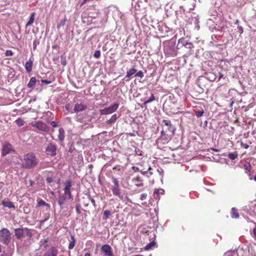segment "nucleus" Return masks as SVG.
Instances as JSON below:
<instances>
[{
	"instance_id": "nucleus-1",
	"label": "nucleus",
	"mask_w": 256,
	"mask_h": 256,
	"mask_svg": "<svg viewBox=\"0 0 256 256\" xmlns=\"http://www.w3.org/2000/svg\"><path fill=\"white\" fill-rule=\"evenodd\" d=\"M38 160L34 152H29L24 156L22 166L23 168L31 169L38 166Z\"/></svg>"
},
{
	"instance_id": "nucleus-2",
	"label": "nucleus",
	"mask_w": 256,
	"mask_h": 256,
	"mask_svg": "<svg viewBox=\"0 0 256 256\" xmlns=\"http://www.w3.org/2000/svg\"><path fill=\"white\" fill-rule=\"evenodd\" d=\"M11 234L6 228L0 230V242L8 245L11 240Z\"/></svg>"
},
{
	"instance_id": "nucleus-3",
	"label": "nucleus",
	"mask_w": 256,
	"mask_h": 256,
	"mask_svg": "<svg viewBox=\"0 0 256 256\" xmlns=\"http://www.w3.org/2000/svg\"><path fill=\"white\" fill-rule=\"evenodd\" d=\"M119 104L118 102H114L113 104L110 106L104 109L100 110V115H108L115 112L118 108Z\"/></svg>"
},
{
	"instance_id": "nucleus-4",
	"label": "nucleus",
	"mask_w": 256,
	"mask_h": 256,
	"mask_svg": "<svg viewBox=\"0 0 256 256\" xmlns=\"http://www.w3.org/2000/svg\"><path fill=\"white\" fill-rule=\"evenodd\" d=\"M112 180L113 183V185H112L110 188L114 196L120 197V188L118 181L115 178H112Z\"/></svg>"
},
{
	"instance_id": "nucleus-5",
	"label": "nucleus",
	"mask_w": 256,
	"mask_h": 256,
	"mask_svg": "<svg viewBox=\"0 0 256 256\" xmlns=\"http://www.w3.org/2000/svg\"><path fill=\"white\" fill-rule=\"evenodd\" d=\"M163 106L164 108L172 114H176L178 112L177 108H176L175 104L172 101H166Z\"/></svg>"
},
{
	"instance_id": "nucleus-6",
	"label": "nucleus",
	"mask_w": 256,
	"mask_h": 256,
	"mask_svg": "<svg viewBox=\"0 0 256 256\" xmlns=\"http://www.w3.org/2000/svg\"><path fill=\"white\" fill-rule=\"evenodd\" d=\"M32 126L33 127L36 128L44 132H48L50 130L48 126H47L46 124L40 120L36 122L34 124H32Z\"/></svg>"
},
{
	"instance_id": "nucleus-7",
	"label": "nucleus",
	"mask_w": 256,
	"mask_h": 256,
	"mask_svg": "<svg viewBox=\"0 0 256 256\" xmlns=\"http://www.w3.org/2000/svg\"><path fill=\"white\" fill-rule=\"evenodd\" d=\"M46 152L47 155L54 156L56 154V146L54 144H49L46 148Z\"/></svg>"
},
{
	"instance_id": "nucleus-8",
	"label": "nucleus",
	"mask_w": 256,
	"mask_h": 256,
	"mask_svg": "<svg viewBox=\"0 0 256 256\" xmlns=\"http://www.w3.org/2000/svg\"><path fill=\"white\" fill-rule=\"evenodd\" d=\"M13 150L12 145L8 142H5L2 146V155L5 156Z\"/></svg>"
},
{
	"instance_id": "nucleus-9",
	"label": "nucleus",
	"mask_w": 256,
	"mask_h": 256,
	"mask_svg": "<svg viewBox=\"0 0 256 256\" xmlns=\"http://www.w3.org/2000/svg\"><path fill=\"white\" fill-rule=\"evenodd\" d=\"M72 199L71 194H67L65 192L62 194H60L58 199V202L60 208H62V205L64 202L68 200Z\"/></svg>"
},
{
	"instance_id": "nucleus-10",
	"label": "nucleus",
	"mask_w": 256,
	"mask_h": 256,
	"mask_svg": "<svg viewBox=\"0 0 256 256\" xmlns=\"http://www.w3.org/2000/svg\"><path fill=\"white\" fill-rule=\"evenodd\" d=\"M146 94V96L144 98V102L143 103V104L145 106L149 103L152 102L156 100L154 94L152 92L149 90L148 92H147Z\"/></svg>"
},
{
	"instance_id": "nucleus-11",
	"label": "nucleus",
	"mask_w": 256,
	"mask_h": 256,
	"mask_svg": "<svg viewBox=\"0 0 256 256\" xmlns=\"http://www.w3.org/2000/svg\"><path fill=\"white\" fill-rule=\"evenodd\" d=\"M101 250L104 254L105 256H114L111 247L108 244H104L102 246Z\"/></svg>"
},
{
	"instance_id": "nucleus-12",
	"label": "nucleus",
	"mask_w": 256,
	"mask_h": 256,
	"mask_svg": "<svg viewBox=\"0 0 256 256\" xmlns=\"http://www.w3.org/2000/svg\"><path fill=\"white\" fill-rule=\"evenodd\" d=\"M164 51L170 56H176L177 54L176 51L174 50L173 46H168L164 49Z\"/></svg>"
},
{
	"instance_id": "nucleus-13",
	"label": "nucleus",
	"mask_w": 256,
	"mask_h": 256,
	"mask_svg": "<svg viewBox=\"0 0 256 256\" xmlns=\"http://www.w3.org/2000/svg\"><path fill=\"white\" fill-rule=\"evenodd\" d=\"M87 108V106L85 104H76L74 105V111L75 112H78L80 111H82L84 110H86Z\"/></svg>"
},
{
	"instance_id": "nucleus-14",
	"label": "nucleus",
	"mask_w": 256,
	"mask_h": 256,
	"mask_svg": "<svg viewBox=\"0 0 256 256\" xmlns=\"http://www.w3.org/2000/svg\"><path fill=\"white\" fill-rule=\"evenodd\" d=\"M58 252V250L56 248L52 247L44 254V256H56Z\"/></svg>"
},
{
	"instance_id": "nucleus-15",
	"label": "nucleus",
	"mask_w": 256,
	"mask_h": 256,
	"mask_svg": "<svg viewBox=\"0 0 256 256\" xmlns=\"http://www.w3.org/2000/svg\"><path fill=\"white\" fill-rule=\"evenodd\" d=\"M188 42V41L186 40L185 38H180L178 41V44L176 47V50H179L181 48L186 46Z\"/></svg>"
},
{
	"instance_id": "nucleus-16",
	"label": "nucleus",
	"mask_w": 256,
	"mask_h": 256,
	"mask_svg": "<svg viewBox=\"0 0 256 256\" xmlns=\"http://www.w3.org/2000/svg\"><path fill=\"white\" fill-rule=\"evenodd\" d=\"M64 192L68 194H71L70 192V188L72 186V182L70 180L66 181L64 184Z\"/></svg>"
},
{
	"instance_id": "nucleus-17",
	"label": "nucleus",
	"mask_w": 256,
	"mask_h": 256,
	"mask_svg": "<svg viewBox=\"0 0 256 256\" xmlns=\"http://www.w3.org/2000/svg\"><path fill=\"white\" fill-rule=\"evenodd\" d=\"M24 230L22 228H16L14 229L15 236L17 238H20L24 236Z\"/></svg>"
},
{
	"instance_id": "nucleus-18",
	"label": "nucleus",
	"mask_w": 256,
	"mask_h": 256,
	"mask_svg": "<svg viewBox=\"0 0 256 256\" xmlns=\"http://www.w3.org/2000/svg\"><path fill=\"white\" fill-rule=\"evenodd\" d=\"M185 48L188 49V52H187L188 56L192 54H193V50L192 49L194 48V46L192 44V43L190 42H188L186 46H184Z\"/></svg>"
},
{
	"instance_id": "nucleus-19",
	"label": "nucleus",
	"mask_w": 256,
	"mask_h": 256,
	"mask_svg": "<svg viewBox=\"0 0 256 256\" xmlns=\"http://www.w3.org/2000/svg\"><path fill=\"white\" fill-rule=\"evenodd\" d=\"M162 123L164 124V126H168V130L172 132H174V128L172 126V124L170 120H163Z\"/></svg>"
},
{
	"instance_id": "nucleus-20",
	"label": "nucleus",
	"mask_w": 256,
	"mask_h": 256,
	"mask_svg": "<svg viewBox=\"0 0 256 256\" xmlns=\"http://www.w3.org/2000/svg\"><path fill=\"white\" fill-rule=\"evenodd\" d=\"M33 60L30 59L28 62H26L25 68L26 71L28 72H30L32 70Z\"/></svg>"
},
{
	"instance_id": "nucleus-21",
	"label": "nucleus",
	"mask_w": 256,
	"mask_h": 256,
	"mask_svg": "<svg viewBox=\"0 0 256 256\" xmlns=\"http://www.w3.org/2000/svg\"><path fill=\"white\" fill-rule=\"evenodd\" d=\"M118 116L116 114H113L109 120L106 121V123L108 124H110L114 123L117 119L118 118Z\"/></svg>"
},
{
	"instance_id": "nucleus-22",
	"label": "nucleus",
	"mask_w": 256,
	"mask_h": 256,
	"mask_svg": "<svg viewBox=\"0 0 256 256\" xmlns=\"http://www.w3.org/2000/svg\"><path fill=\"white\" fill-rule=\"evenodd\" d=\"M76 244V240L74 236H71L70 239L69 240L68 249H72Z\"/></svg>"
},
{
	"instance_id": "nucleus-23",
	"label": "nucleus",
	"mask_w": 256,
	"mask_h": 256,
	"mask_svg": "<svg viewBox=\"0 0 256 256\" xmlns=\"http://www.w3.org/2000/svg\"><path fill=\"white\" fill-rule=\"evenodd\" d=\"M35 12H33L30 14V16L27 24L26 25V28H27L28 26H31L34 21Z\"/></svg>"
},
{
	"instance_id": "nucleus-24",
	"label": "nucleus",
	"mask_w": 256,
	"mask_h": 256,
	"mask_svg": "<svg viewBox=\"0 0 256 256\" xmlns=\"http://www.w3.org/2000/svg\"><path fill=\"white\" fill-rule=\"evenodd\" d=\"M2 204L5 206L8 207L10 208H14V209L16 208L14 204L10 201L7 200V201H2Z\"/></svg>"
},
{
	"instance_id": "nucleus-25",
	"label": "nucleus",
	"mask_w": 256,
	"mask_h": 256,
	"mask_svg": "<svg viewBox=\"0 0 256 256\" xmlns=\"http://www.w3.org/2000/svg\"><path fill=\"white\" fill-rule=\"evenodd\" d=\"M136 72V69L134 68L130 69L126 72V78H134V73Z\"/></svg>"
},
{
	"instance_id": "nucleus-26",
	"label": "nucleus",
	"mask_w": 256,
	"mask_h": 256,
	"mask_svg": "<svg viewBox=\"0 0 256 256\" xmlns=\"http://www.w3.org/2000/svg\"><path fill=\"white\" fill-rule=\"evenodd\" d=\"M231 216L233 218H238L240 216L238 212V210L235 208H232L231 210Z\"/></svg>"
},
{
	"instance_id": "nucleus-27",
	"label": "nucleus",
	"mask_w": 256,
	"mask_h": 256,
	"mask_svg": "<svg viewBox=\"0 0 256 256\" xmlns=\"http://www.w3.org/2000/svg\"><path fill=\"white\" fill-rule=\"evenodd\" d=\"M38 206H45L48 209H49L50 206L49 204L46 202L44 200L40 199L38 200Z\"/></svg>"
},
{
	"instance_id": "nucleus-28",
	"label": "nucleus",
	"mask_w": 256,
	"mask_h": 256,
	"mask_svg": "<svg viewBox=\"0 0 256 256\" xmlns=\"http://www.w3.org/2000/svg\"><path fill=\"white\" fill-rule=\"evenodd\" d=\"M58 138L61 142L63 141L64 138V130L62 128H60L58 130Z\"/></svg>"
},
{
	"instance_id": "nucleus-29",
	"label": "nucleus",
	"mask_w": 256,
	"mask_h": 256,
	"mask_svg": "<svg viewBox=\"0 0 256 256\" xmlns=\"http://www.w3.org/2000/svg\"><path fill=\"white\" fill-rule=\"evenodd\" d=\"M86 114H77L76 118V121L79 122L81 123H83L84 122V118H86Z\"/></svg>"
},
{
	"instance_id": "nucleus-30",
	"label": "nucleus",
	"mask_w": 256,
	"mask_h": 256,
	"mask_svg": "<svg viewBox=\"0 0 256 256\" xmlns=\"http://www.w3.org/2000/svg\"><path fill=\"white\" fill-rule=\"evenodd\" d=\"M238 157L237 152H231L228 154V158L232 160H234Z\"/></svg>"
},
{
	"instance_id": "nucleus-31",
	"label": "nucleus",
	"mask_w": 256,
	"mask_h": 256,
	"mask_svg": "<svg viewBox=\"0 0 256 256\" xmlns=\"http://www.w3.org/2000/svg\"><path fill=\"white\" fill-rule=\"evenodd\" d=\"M112 213L110 210H105L104 212V216H103V220H106L108 218L110 217V216L111 215Z\"/></svg>"
},
{
	"instance_id": "nucleus-32",
	"label": "nucleus",
	"mask_w": 256,
	"mask_h": 256,
	"mask_svg": "<svg viewBox=\"0 0 256 256\" xmlns=\"http://www.w3.org/2000/svg\"><path fill=\"white\" fill-rule=\"evenodd\" d=\"M156 244L154 241L150 242V244L146 246L144 250H146L152 249L153 247L156 246Z\"/></svg>"
},
{
	"instance_id": "nucleus-33",
	"label": "nucleus",
	"mask_w": 256,
	"mask_h": 256,
	"mask_svg": "<svg viewBox=\"0 0 256 256\" xmlns=\"http://www.w3.org/2000/svg\"><path fill=\"white\" fill-rule=\"evenodd\" d=\"M144 72L142 70L138 71L136 70V72L134 73V77H138L140 78H142L144 76Z\"/></svg>"
},
{
	"instance_id": "nucleus-34",
	"label": "nucleus",
	"mask_w": 256,
	"mask_h": 256,
	"mask_svg": "<svg viewBox=\"0 0 256 256\" xmlns=\"http://www.w3.org/2000/svg\"><path fill=\"white\" fill-rule=\"evenodd\" d=\"M66 20H67V19H66V17L65 16L64 18V20H60V23L58 24L57 28L60 29L62 26H64L65 25L66 22Z\"/></svg>"
},
{
	"instance_id": "nucleus-35",
	"label": "nucleus",
	"mask_w": 256,
	"mask_h": 256,
	"mask_svg": "<svg viewBox=\"0 0 256 256\" xmlns=\"http://www.w3.org/2000/svg\"><path fill=\"white\" fill-rule=\"evenodd\" d=\"M60 62L63 66L66 65V57L64 54L60 56Z\"/></svg>"
},
{
	"instance_id": "nucleus-36",
	"label": "nucleus",
	"mask_w": 256,
	"mask_h": 256,
	"mask_svg": "<svg viewBox=\"0 0 256 256\" xmlns=\"http://www.w3.org/2000/svg\"><path fill=\"white\" fill-rule=\"evenodd\" d=\"M16 123L18 126H22L24 125V121L21 118H18L15 121Z\"/></svg>"
},
{
	"instance_id": "nucleus-37",
	"label": "nucleus",
	"mask_w": 256,
	"mask_h": 256,
	"mask_svg": "<svg viewBox=\"0 0 256 256\" xmlns=\"http://www.w3.org/2000/svg\"><path fill=\"white\" fill-rule=\"evenodd\" d=\"M204 114V110L202 109L201 110H196L195 112L196 116L198 118H199L202 116Z\"/></svg>"
},
{
	"instance_id": "nucleus-38",
	"label": "nucleus",
	"mask_w": 256,
	"mask_h": 256,
	"mask_svg": "<svg viewBox=\"0 0 256 256\" xmlns=\"http://www.w3.org/2000/svg\"><path fill=\"white\" fill-rule=\"evenodd\" d=\"M244 168L248 172H250L252 170V166L250 163H248L244 165Z\"/></svg>"
},
{
	"instance_id": "nucleus-39",
	"label": "nucleus",
	"mask_w": 256,
	"mask_h": 256,
	"mask_svg": "<svg viewBox=\"0 0 256 256\" xmlns=\"http://www.w3.org/2000/svg\"><path fill=\"white\" fill-rule=\"evenodd\" d=\"M40 44V41L38 40H34L33 42V49L35 50L38 45Z\"/></svg>"
},
{
	"instance_id": "nucleus-40",
	"label": "nucleus",
	"mask_w": 256,
	"mask_h": 256,
	"mask_svg": "<svg viewBox=\"0 0 256 256\" xmlns=\"http://www.w3.org/2000/svg\"><path fill=\"white\" fill-rule=\"evenodd\" d=\"M94 56L96 58H99L100 56V50H96L94 54Z\"/></svg>"
},
{
	"instance_id": "nucleus-41",
	"label": "nucleus",
	"mask_w": 256,
	"mask_h": 256,
	"mask_svg": "<svg viewBox=\"0 0 256 256\" xmlns=\"http://www.w3.org/2000/svg\"><path fill=\"white\" fill-rule=\"evenodd\" d=\"M36 81H29L28 84V86L30 88H33L36 84Z\"/></svg>"
},
{
	"instance_id": "nucleus-42",
	"label": "nucleus",
	"mask_w": 256,
	"mask_h": 256,
	"mask_svg": "<svg viewBox=\"0 0 256 256\" xmlns=\"http://www.w3.org/2000/svg\"><path fill=\"white\" fill-rule=\"evenodd\" d=\"M87 201L88 202L89 201H90L92 203V205L94 206V207H96V202L94 199L90 198V196L88 197L87 198Z\"/></svg>"
},
{
	"instance_id": "nucleus-43",
	"label": "nucleus",
	"mask_w": 256,
	"mask_h": 256,
	"mask_svg": "<svg viewBox=\"0 0 256 256\" xmlns=\"http://www.w3.org/2000/svg\"><path fill=\"white\" fill-rule=\"evenodd\" d=\"M14 54V52L11 50H6L5 53L6 56H12Z\"/></svg>"
},
{
	"instance_id": "nucleus-44",
	"label": "nucleus",
	"mask_w": 256,
	"mask_h": 256,
	"mask_svg": "<svg viewBox=\"0 0 256 256\" xmlns=\"http://www.w3.org/2000/svg\"><path fill=\"white\" fill-rule=\"evenodd\" d=\"M135 152L136 154L138 156H142V151L138 148H136Z\"/></svg>"
},
{
	"instance_id": "nucleus-45",
	"label": "nucleus",
	"mask_w": 256,
	"mask_h": 256,
	"mask_svg": "<svg viewBox=\"0 0 256 256\" xmlns=\"http://www.w3.org/2000/svg\"><path fill=\"white\" fill-rule=\"evenodd\" d=\"M80 204H77L76 206V212L78 214H80L81 213L80 212Z\"/></svg>"
},
{
	"instance_id": "nucleus-46",
	"label": "nucleus",
	"mask_w": 256,
	"mask_h": 256,
	"mask_svg": "<svg viewBox=\"0 0 256 256\" xmlns=\"http://www.w3.org/2000/svg\"><path fill=\"white\" fill-rule=\"evenodd\" d=\"M238 30V32H240V34H242L244 32V30H243V28L242 26H238V27H237Z\"/></svg>"
},
{
	"instance_id": "nucleus-47",
	"label": "nucleus",
	"mask_w": 256,
	"mask_h": 256,
	"mask_svg": "<svg viewBox=\"0 0 256 256\" xmlns=\"http://www.w3.org/2000/svg\"><path fill=\"white\" fill-rule=\"evenodd\" d=\"M147 196V194H142L140 195V200H144Z\"/></svg>"
},
{
	"instance_id": "nucleus-48",
	"label": "nucleus",
	"mask_w": 256,
	"mask_h": 256,
	"mask_svg": "<svg viewBox=\"0 0 256 256\" xmlns=\"http://www.w3.org/2000/svg\"><path fill=\"white\" fill-rule=\"evenodd\" d=\"M50 125L53 128H56V127L58 126L57 123L56 122H54V121H52V122H50Z\"/></svg>"
},
{
	"instance_id": "nucleus-49",
	"label": "nucleus",
	"mask_w": 256,
	"mask_h": 256,
	"mask_svg": "<svg viewBox=\"0 0 256 256\" xmlns=\"http://www.w3.org/2000/svg\"><path fill=\"white\" fill-rule=\"evenodd\" d=\"M241 146L242 147H243L244 148L246 149L248 148L249 147V146L248 144H244L242 142L241 143Z\"/></svg>"
},
{
	"instance_id": "nucleus-50",
	"label": "nucleus",
	"mask_w": 256,
	"mask_h": 256,
	"mask_svg": "<svg viewBox=\"0 0 256 256\" xmlns=\"http://www.w3.org/2000/svg\"><path fill=\"white\" fill-rule=\"evenodd\" d=\"M25 230L28 231L26 233L27 236H28L30 237H31L32 236V232L29 231V230L28 228H26Z\"/></svg>"
},
{
	"instance_id": "nucleus-51",
	"label": "nucleus",
	"mask_w": 256,
	"mask_h": 256,
	"mask_svg": "<svg viewBox=\"0 0 256 256\" xmlns=\"http://www.w3.org/2000/svg\"><path fill=\"white\" fill-rule=\"evenodd\" d=\"M225 256H236V254L234 253L228 252L225 254Z\"/></svg>"
},
{
	"instance_id": "nucleus-52",
	"label": "nucleus",
	"mask_w": 256,
	"mask_h": 256,
	"mask_svg": "<svg viewBox=\"0 0 256 256\" xmlns=\"http://www.w3.org/2000/svg\"><path fill=\"white\" fill-rule=\"evenodd\" d=\"M46 180L48 183H50L52 182V179L50 178H47Z\"/></svg>"
},
{
	"instance_id": "nucleus-53",
	"label": "nucleus",
	"mask_w": 256,
	"mask_h": 256,
	"mask_svg": "<svg viewBox=\"0 0 256 256\" xmlns=\"http://www.w3.org/2000/svg\"><path fill=\"white\" fill-rule=\"evenodd\" d=\"M218 78H225V77H224V74H222V73H220Z\"/></svg>"
},
{
	"instance_id": "nucleus-54",
	"label": "nucleus",
	"mask_w": 256,
	"mask_h": 256,
	"mask_svg": "<svg viewBox=\"0 0 256 256\" xmlns=\"http://www.w3.org/2000/svg\"><path fill=\"white\" fill-rule=\"evenodd\" d=\"M160 133H161L162 136H166V132H164V130H162Z\"/></svg>"
},
{
	"instance_id": "nucleus-55",
	"label": "nucleus",
	"mask_w": 256,
	"mask_h": 256,
	"mask_svg": "<svg viewBox=\"0 0 256 256\" xmlns=\"http://www.w3.org/2000/svg\"><path fill=\"white\" fill-rule=\"evenodd\" d=\"M89 0H83V1L81 3V6H82L84 5V4H85L86 2H88Z\"/></svg>"
},
{
	"instance_id": "nucleus-56",
	"label": "nucleus",
	"mask_w": 256,
	"mask_h": 256,
	"mask_svg": "<svg viewBox=\"0 0 256 256\" xmlns=\"http://www.w3.org/2000/svg\"><path fill=\"white\" fill-rule=\"evenodd\" d=\"M160 190H158V189H156L154 190V193L155 194H160Z\"/></svg>"
},
{
	"instance_id": "nucleus-57",
	"label": "nucleus",
	"mask_w": 256,
	"mask_h": 256,
	"mask_svg": "<svg viewBox=\"0 0 256 256\" xmlns=\"http://www.w3.org/2000/svg\"><path fill=\"white\" fill-rule=\"evenodd\" d=\"M29 182H30V186H32L34 184V182L32 180H29Z\"/></svg>"
},
{
	"instance_id": "nucleus-58",
	"label": "nucleus",
	"mask_w": 256,
	"mask_h": 256,
	"mask_svg": "<svg viewBox=\"0 0 256 256\" xmlns=\"http://www.w3.org/2000/svg\"><path fill=\"white\" fill-rule=\"evenodd\" d=\"M43 82H44L46 84H50L52 81H42Z\"/></svg>"
},
{
	"instance_id": "nucleus-59",
	"label": "nucleus",
	"mask_w": 256,
	"mask_h": 256,
	"mask_svg": "<svg viewBox=\"0 0 256 256\" xmlns=\"http://www.w3.org/2000/svg\"><path fill=\"white\" fill-rule=\"evenodd\" d=\"M253 232L255 236H256V226L253 230Z\"/></svg>"
},
{
	"instance_id": "nucleus-60",
	"label": "nucleus",
	"mask_w": 256,
	"mask_h": 256,
	"mask_svg": "<svg viewBox=\"0 0 256 256\" xmlns=\"http://www.w3.org/2000/svg\"><path fill=\"white\" fill-rule=\"evenodd\" d=\"M84 256H90V252H86L84 254Z\"/></svg>"
},
{
	"instance_id": "nucleus-61",
	"label": "nucleus",
	"mask_w": 256,
	"mask_h": 256,
	"mask_svg": "<svg viewBox=\"0 0 256 256\" xmlns=\"http://www.w3.org/2000/svg\"><path fill=\"white\" fill-rule=\"evenodd\" d=\"M136 186H143V184H142V182H141V183H140V184H136Z\"/></svg>"
},
{
	"instance_id": "nucleus-62",
	"label": "nucleus",
	"mask_w": 256,
	"mask_h": 256,
	"mask_svg": "<svg viewBox=\"0 0 256 256\" xmlns=\"http://www.w3.org/2000/svg\"><path fill=\"white\" fill-rule=\"evenodd\" d=\"M86 202H88V201H86ZM88 202H84V206H88Z\"/></svg>"
},
{
	"instance_id": "nucleus-63",
	"label": "nucleus",
	"mask_w": 256,
	"mask_h": 256,
	"mask_svg": "<svg viewBox=\"0 0 256 256\" xmlns=\"http://www.w3.org/2000/svg\"><path fill=\"white\" fill-rule=\"evenodd\" d=\"M238 22H239L238 20H236V22H234V24H238Z\"/></svg>"
},
{
	"instance_id": "nucleus-64",
	"label": "nucleus",
	"mask_w": 256,
	"mask_h": 256,
	"mask_svg": "<svg viewBox=\"0 0 256 256\" xmlns=\"http://www.w3.org/2000/svg\"><path fill=\"white\" fill-rule=\"evenodd\" d=\"M130 136H135V134H134V133H130Z\"/></svg>"
}]
</instances>
